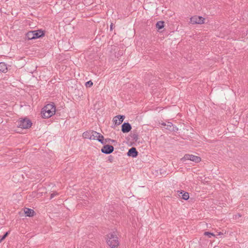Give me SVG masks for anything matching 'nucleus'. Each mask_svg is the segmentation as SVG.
I'll list each match as a JSON object with an SVG mask.
<instances>
[{
  "instance_id": "1",
  "label": "nucleus",
  "mask_w": 248,
  "mask_h": 248,
  "mask_svg": "<svg viewBox=\"0 0 248 248\" xmlns=\"http://www.w3.org/2000/svg\"><path fill=\"white\" fill-rule=\"evenodd\" d=\"M56 107L53 104H48L45 106L41 111L42 116L44 118H48L55 114Z\"/></svg>"
},
{
  "instance_id": "2",
  "label": "nucleus",
  "mask_w": 248,
  "mask_h": 248,
  "mask_svg": "<svg viewBox=\"0 0 248 248\" xmlns=\"http://www.w3.org/2000/svg\"><path fill=\"white\" fill-rule=\"evenodd\" d=\"M108 239L107 244L111 248H117L119 245V242L117 235L114 233H110L108 235Z\"/></svg>"
},
{
  "instance_id": "3",
  "label": "nucleus",
  "mask_w": 248,
  "mask_h": 248,
  "mask_svg": "<svg viewBox=\"0 0 248 248\" xmlns=\"http://www.w3.org/2000/svg\"><path fill=\"white\" fill-rule=\"evenodd\" d=\"M31 121L27 118L22 119L18 122V126L23 129H27L31 127Z\"/></svg>"
},
{
  "instance_id": "4",
  "label": "nucleus",
  "mask_w": 248,
  "mask_h": 248,
  "mask_svg": "<svg viewBox=\"0 0 248 248\" xmlns=\"http://www.w3.org/2000/svg\"><path fill=\"white\" fill-rule=\"evenodd\" d=\"M182 160L183 161H186V160H190L195 163H198L201 161V158L199 156L193 155L186 154L182 158Z\"/></svg>"
},
{
  "instance_id": "5",
  "label": "nucleus",
  "mask_w": 248,
  "mask_h": 248,
  "mask_svg": "<svg viewBox=\"0 0 248 248\" xmlns=\"http://www.w3.org/2000/svg\"><path fill=\"white\" fill-rule=\"evenodd\" d=\"M204 18L200 16H193L190 18V22L191 23L194 24H202L204 23Z\"/></svg>"
},
{
  "instance_id": "6",
  "label": "nucleus",
  "mask_w": 248,
  "mask_h": 248,
  "mask_svg": "<svg viewBox=\"0 0 248 248\" xmlns=\"http://www.w3.org/2000/svg\"><path fill=\"white\" fill-rule=\"evenodd\" d=\"M101 152L106 154H109L114 150V147L112 145H105L101 149Z\"/></svg>"
},
{
  "instance_id": "7",
  "label": "nucleus",
  "mask_w": 248,
  "mask_h": 248,
  "mask_svg": "<svg viewBox=\"0 0 248 248\" xmlns=\"http://www.w3.org/2000/svg\"><path fill=\"white\" fill-rule=\"evenodd\" d=\"M34 39H38L45 36V31L42 30L33 31Z\"/></svg>"
},
{
  "instance_id": "8",
  "label": "nucleus",
  "mask_w": 248,
  "mask_h": 248,
  "mask_svg": "<svg viewBox=\"0 0 248 248\" xmlns=\"http://www.w3.org/2000/svg\"><path fill=\"white\" fill-rule=\"evenodd\" d=\"M131 125L128 123H124L122 125V131L124 133L129 132L131 131Z\"/></svg>"
},
{
  "instance_id": "9",
  "label": "nucleus",
  "mask_w": 248,
  "mask_h": 248,
  "mask_svg": "<svg viewBox=\"0 0 248 248\" xmlns=\"http://www.w3.org/2000/svg\"><path fill=\"white\" fill-rule=\"evenodd\" d=\"M124 119V116L123 115H118L115 116L113 119V122L116 125L120 124Z\"/></svg>"
},
{
  "instance_id": "10",
  "label": "nucleus",
  "mask_w": 248,
  "mask_h": 248,
  "mask_svg": "<svg viewBox=\"0 0 248 248\" xmlns=\"http://www.w3.org/2000/svg\"><path fill=\"white\" fill-rule=\"evenodd\" d=\"M127 154V155L129 156L136 157V156H137L138 155V152H137L136 148L132 147L128 150Z\"/></svg>"
},
{
  "instance_id": "11",
  "label": "nucleus",
  "mask_w": 248,
  "mask_h": 248,
  "mask_svg": "<svg viewBox=\"0 0 248 248\" xmlns=\"http://www.w3.org/2000/svg\"><path fill=\"white\" fill-rule=\"evenodd\" d=\"M24 212L26 216L29 217H33L34 214V211H33V210L27 208H25V209L24 210Z\"/></svg>"
},
{
  "instance_id": "12",
  "label": "nucleus",
  "mask_w": 248,
  "mask_h": 248,
  "mask_svg": "<svg viewBox=\"0 0 248 248\" xmlns=\"http://www.w3.org/2000/svg\"><path fill=\"white\" fill-rule=\"evenodd\" d=\"M26 39L28 40H33L34 39V35L33 31H29L26 33L25 35Z\"/></svg>"
},
{
  "instance_id": "13",
  "label": "nucleus",
  "mask_w": 248,
  "mask_h": 248,
  "mask_svg": "<svg viewBox=\"0 0 248 248\" xmlns=\"http://www.w3.org/2000/svg\"><path fill=\"white\" fill-rule=\"evenodd\" d=\"M7 65L5 62H0V71L5 73L7 72Z\"/></svg>"
},
{
  "instance_id": "14",
  "label": "nucleus",
  "mask_w": 248,
  "mask_h": 248,
  "mask_svg": "<svg viewBox=\"0 0 248 248\" xmlns=\"http://www.w3.org/2000/svg\"><path fill=\"white\" fill-rule=\"evenodd\" d=\"M166 129H168L170 131H174V127L172 124L171 122H167V124L165 127Z\"/></svg>"
},
{
  "instance_id": "15",
  "label": "nucleus",
  "mask_w": 248,
  "mask_h": 248,
  "mask_svg": "<svg viewBox=\"0 0 248 248\" xmlns=\"http://www.w3.org/2000/svg\"><path fill=\"white\" fill-rule=\"evenodd\" d=\"M93 131V130L84 132L82 135L83 137L85 139H91V138L92 137L91 134H92Z\"/></svg>"
},
{
  "instance_id": "16",
  "label": "nucleus",
  "mask_w": 248,
  "mask_h": 248,
  "mask_svg": "<svg viewBox=\"0 0 248 248\" xmlns=\"http://www.w3.org/2000/svg\"><path fill=\"white\" fill-rule=\"evenodd\" d=\"M180 194H182V198L183 199L185 200H187L189 199V194L188 192H184V191H182L180 192Z\"/></svg>"
},
{
  "instance_id": "17",
  "label": "nucleus",
  "mask_w": 248,
  "mask_h": 248,
  "mask_svg": "<svg viewBox=\"0 0 248 248\" xmlns=\"http://www.w3.org/2000/svg\"><path fill=\"white\" fill-rule=\"evenodd\" d=\"M164 26V22L163 21H159L156 24V27L159 30L162 29Z\"/></svg>"
},
{
  "instance_id": "18",
  "label": "nucleus",
  "mask_w": 248,
  "mask_h": 248,
  "mask_svg": "<svg viewBox=\"0 0 248 248\" xmlns=\"http://www.w3.org/2000/svg\"><path fill=\"white\" fill-rule=\"evenodd\" d=\"M98 141L101 142L102 144H105L104 141V137L103 135L100 134L99 133H98L97 138L96 139Z\"/></svg>"
},
{
  "instance_id": "19",
  "label": "nucleus",
  "mask_w": 248,
  "mask_h": 248,
  "mask_svg": "<svg viewBox=\"0 0 248 248\" xmlns=\"http://www.w3.org/2000/svg\"><path fill=\"white\" fill-rule=\"evenodd\" d=\"M98 132L93 131L91 134L92 137L90 140H95L97 138Z\"/></svg>"
},
{
  "instance_id": "20",
  "label": "nucleus",
  "mask_w": 248,
  "mask_h": 248,
  "mask_svg": "<svg viewBox=\"0 0 248 248\" xmlns=\"http://www.w3.org/2000/svg\"><path fill=\"white\" fill-rule=\"evenodd\" d=\"M132 138L133 140L137 141L139 139V136L137 133H133Z\"/></svg>"
},
{
  "instance_id": "21",
  "label": "nucleus",
  "mask_w": 248,
  "mask_h": 248,
  "mask_svg": "<svg viewBox=\"0 0 248 248\" xmlns=\"http://www.w3.org/2000/svg\"><path fill=\"white\" fill-rule=\"evenodd\" d=\"M107 142L114 143V142H116V141L115 140H111L110 139L108 138V139H105V142H104L105 144Z\"/></svg>"
},
{
  "instance_id": "22",
  "label": "nucleus",
  "mask_w": 248,
  "mask_h": 248,
  "mask_svg": "<svg viewBox=\"0 0 248 248\" xmlns=\"http://www.w3.org/2000/svg\"><path fill=\"white\" fill-rule=\"evenodd\" d=\"M204 234L205 235H207V236H208V237H209V238H211V236H215V234H214V233H211V232H204Z\"/></svg>"
},
{
  "instance_id": "23",
  "label": "nucleus",
  "mask_w": 248,
  "mask_h": 248,
  "mask_svg": "<svg viewBox=\"0 0 248 248\" xmlns=\"http://www.w3.org/2000/svg\"><path fill=\"white\" fill-rule=\"evenodd\" d=\"M93 85V83L91 80L88 81L86 82L85 86L86 87H91Z\"/></svg>"
},
{
  "instance_id": "24",
  "label": "nucleus",
  "mask_w": 248,
  "mask_h": 248,
  "mask_svg": "<svg viewBox=\"0 0 248 248\" xmlns=\"http://www.w3.org/2000/svg\"><path fill=\"white\" fill-rule=\"evenodd\" d=\"M9 232H6L0 239V242H1L9 234Z\"/></svg>"
},
{
  "instance_id": "25",
  "label": "nucleus",
  "mask_w": 248,
  "mask_h": 248,
  "mask_svg": "<svg viewBox=\"0 0 248 248\" xmlns=\"http://www.w3.org/2000/svg\"><path fill=\"white\" fill-rule=\"evenodd\" d=\"M58 195V193L57 192H53L50 195V199L53 198L55 196Z\"/></svg>"
},
{
  "instance_id": "26",
  "label": "nucleus",
  "mask_w": 248,
  "mask_h": 248,
  "mask_svg": "<svg viewBox=\"0 0 248 248\" xmlns=\"http://www.w3.org/2000/svg\"><path fill=\"white\" fill-rule=\"evenodd\" d=\"M113 157L110 155L108 157V160L110 161V162H112Z\"/></svg>"
},
{
  "instance_id": "27",
  "label": "nucleus",
  "mask_w": 248,
  "mask_h": 248,
  "mask_svg": "<svg viewBox=\"0 0 248 248\" xmlns=\"http://www.w3.org/2000/svg\"><path fill=\"white\" fill-rule=\"evenodd\" d=\"M162 125L163 126H166V124H167V122L166 123H164V122H162L160 124Z\"/></svg>"
},
{
  "instance_id": "28",
  "label": "nucleus",
  "mask_w": 248,
  "mask_h": 248,
  "mask_svg": "<svg viewBox=\"0 0 248 248\" xmlns=\"http://www.w3.org/2000/svg\"><path fill=\"white\" fill-rule=\"evenodd\" d=\"M112 26H113V24L111 23V25H110V28L111 30H112Z\"/></svg>"
},
{
  "instance_id": "29",
  "label": "nucleus",
  "mask_w": 248,
  "mask_h": 248,
  "mask_svg": "<svg viewBox=\"0 0 248 248\" xmlns=\"http://www.w3.org/2000/svg\"><path fill=\"white\" fill-rule=\"evenodd\" d=\"M223 235V233H222V232H219L218 233L217 235Z\"/></svg>"
}]
</instances>
